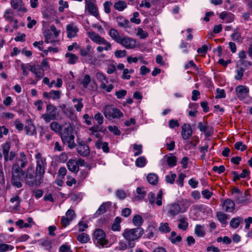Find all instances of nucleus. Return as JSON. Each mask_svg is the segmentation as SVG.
Instances as JSON below:
<instances>
[{
	"label": "nucleus",
	"mask_w": 252,
	"mask_h": 252,
	"mask_svg": "<svg viewBox=\"0 0 252 252\" xmlns=\"http://www.w3.org/2000/svg\"><path fill=\"white\" fill-rule=\"evenodd\" d=\"M35 159L36 173H34L32 167H29L23 176V180H24L25 184L30 187L39 186L41 183L45 173L46 166L45 158L42 157L40 153H37L35 155Z\"/></svg>",
	"instance_id": "f257e3e1"
},
{
	"label": "nucleus",
	"mask_w": 252,
	"mask_h": 252,
	"mask_svg": "<svg viewBox=\"0 0 252 252\" xmlns=\"http://www.w3.org/2000/svg\"><path fill=\"white\" fill-rule=\"evenodd\" d=\"M28 163L25 162H21L20 165L18 162L14 164L11 168L12 178L11 183L13 186L17 188H20L22 187L21 182L23 180V176L25 174L23 169L26 167Z\"/></svg>",
	"instance_id": "f03ea898"
},
{
	"label": "nucleus",
	"mask_w": 252,
	"mask_h": 252,
	"mask_svg": "<svg viewBox=\"0 0 252 252\" xmlns=\"http://www.w3.org/2000/svg\"><path fill=\"white\" fill-rule=\"evenodd\" d=\"M144 230L141 227L135 228L126 229L123 233V236L127 241L128 246L130 248H133L135 246V241L139 239L144 234Z\"/></svg>",
	"instance_id": "7ed1b4c3"
},
{
	"label": "nucleus",
	"mask_w": 252,
	"mask_h": 252,
	"mask_svg": "<svg viewBox=\"0 0 252 252\" xmlns=\"http://www.w3.org/2000/svg\"><path fill=\"white\" fill-rule=\"evenodd\" d=\"M58 116L57 109L52 104H47L46 106V113L41 116L46 123H49L52 120L56 119Z\"/></svg>",
	"instance_id": "20e7f679"
},
{
	"label": "nucleus",
	"mask_w": 252,
	"mask_h": 252,
	"mask_svg": "<svg viewBox=\"0 0 252 252\" xmlns=\"http://www.w3.org/2000/svg\"><path fill=\"white\" fill-rule=\"evenodd\" d=\"M103 114L107 119L120 118L123 116L122 112L118 108H113L110 106H106L103 108Z\"/></svg>",
	"instance_id": "39448f33"
},
{
	"label": "nucleus",
	"mask_w": 252,
	"mask_h": 252,
	"mask_svg": "<svg viewBox=\"0 0 252 252\" xmlns=\"http://www.w3.org/2000/svg\"><path fill=\"white\" fill-rule=\"evenodd\" d=\"M163 192L161 190H159L157 196L152 192H150L148 194L147 198L149 203L151 205L156 204L158 206H160L162 204V197Z\"/></svg>",
	"instance_id": "423d86ee"
},
{
	"label": "nucleus",
	"mask_w": 252,
	"mask_h": 252,
	"mask_svg": "<svg viewBox=\"0 0 252 252\" xmlns=\"http://www.w3.org/2000/svg\"><path fill=\"white\" fill-rule=\"evenodd\" d=\"M167 214L169 217H175L178 215L181 211L180 205L176 203L169 204L166 206Z\"/></svg>",
	"instance_id": "0eeeda50"
},
{
	"label": "nucleus",
	"mask_w": 252,
	"mask_h": 252,
	"mask_svg": "<svg viewBox=\"0 0 252 252\" xmlns=\"http://www.w3.org/2000/svg\"><path fill=\"white\" fill-rule=\"evenodd\" d=\"M3 17L5 21L10 24H13L12 27L14 29H17L18 27V21L14 17V13L10 9H6L3 14Z\"/></svg>",
	"instance_id": "6e6552de"
},
{
	"label": "nucleus",
	"mask_w": 252,
	"mask_h": 252,
	"mask_svg": "<svg viewBox=\"0 0 252 252\" xmlns=\"http://www.w3.org/2000/svg\"><path fill=\"white\" fill-rule=\"evenodd\" d=\"M118 43L126 49H133L136 46V41L128 36L122 37Z\"/></svg>",
	"instance_id": "1a4fd4ad"
},
{
	"label": "nucleus",
	"mask_w": 252,
	"mask_h": 252,
	"mask_svg": "<svg viewBox=\"0 0 252 252\" xmlns=\"http://www.w3.org/2000/svg\"><path fill=\"white\" fill-rule=\"evenodd\" d=\"M85 8L92 15L97 18L99 16L98 8L92 0H85Z\"/></svg>",
	"instance_id": "9d476101"
},
{
	"label": "nucleus",
	"mask_w": 252,
	"mask_h": 252,
	"mask_svg": "<svg viewBox=\"0 0 252 252\" xmlns=\"http://www.w3.org/2000/svg\"><path fill=\"white\" fill-rule=\"evenodd\" d=\"M94 237L97 243L102 246L107 243L105 239V233L102 229H96L94 233Z\"/></svg>",
	"instance_id": "9b49d317"
},
{
	"label": "nucleus",
	"mask_w": 252,
	"mask_h": 252,
	"mask_svg": "<svg viewBox=\"0 0 252 252\" xmlns=\"http://www.w3.org/2000/svg\"><path fill=\"white\" fill-rule=\"evenodd\" d=\"M28 69L35 74L37 81L41 79L44 75V72L45 69L41 68L39 65L33 64L29 65Z\"/></svg>",
	"instance_id": "f8f14e48"
},
{
	"label": "nucleus",
	"mask_w": 252,
	"mask_h": 252,
	"mask_svg": "<svg viewBox=\"0 0 252 252\" xmlns=\"http://www.w3.org/2000/svg\"><path fill=\"white\" fill-rule=\"evenodd\" d=\"M234 199L237 204L248 203L251 202V198L248 190L245 191L244 194L241 192L238 195H235Z\"/></svg>",
	"instance_id": "ddd939ff"
},
{
	"label": "nucleus",
	"mask_w": 252,
	"mask_h": 252,
	"mask_svg": "<svg viewBox=\"0 0 252 252\" xmlns=\"http://www.w3.org/2000/svg\"><path fill=\"white\" fill-rule=\"evenodd\" d=\"M192 130L190 125L189 124H184L182 126L181 135L184 140L189 139L192 135Z\"/></svg>",
	"instance_id": "4468645a"
},
{
	"label": "nucleus",
	"mask_w": 252,
	"mask_h": 252,
	"mask_svg": "<svg viewBox=\"0 0 252 252\" xmlns=\"http://www.w3.org/2000/svg\"><path fill=\"white\" fill-rule=\"evenodd\" d=\"M11 7L17 11L27 12V9L24 7V4L22 0H11Z\"/></svg>",
	"instance_id": "2eb2a0df"
},
{
	"label": "nucleus",
	"mask_w": 252,
	"mask_h": 252,
	"mask_svg": "<svg viewBox=\"0 0 252 252\" xmlns=\"http://www.w3.org/2000/svg\"><path fill=\"white\" fill-rule=\"evenodd\" d=\"M77 150L78 153L83 157H86L90 154L89 147L84 141L79 143Z\"/></svg>",
	"instance_id": "dca6fc26"
},
{
	"label": "nucleus",
	"mask_w": 252,
	"mask_h": 252,
	"mask_svg": "<svg viewBox=\"0 0 252 252\" xmlns=\"http://www.w3.org/2000/svg\"><path fill=\"white\" fill-rule=\"evenodd\" d=\"M236 92L238 98L242 100L248 95L249 90L243 86H239L236 88Z\"/></svg>",
	"instance_id": "f3484780"
},
{
	"label": "nucleus",
	"mask_w": 252,
	"mask_h": 252,
	"mask_svg": "<svg viewBox=\"0 0 252 252\" xmlns=\"http://www.w3.org/2000/svg\"><path fill=\"white\" fill-rule=\"evenodd\" d=\"M198 128L201 131L204 133L206 137L211 136L213 133V129L212 127L203 125L201 122L198 123Z\"/></svg>",
	"instance_id": "a211bd4d"
},
{
	"label": "nucleus",
	"mask_w": 252,
	"mask_h": 252,
	"mask_svg": "<svg viewBox=\"0 0 252 252\" xmlns=\"http://www.w3.org/2000/svg\"><path fill=\"white\" fill-rule=\"evenodd\" d=\"M67 36L68 38H72L76 36L78 32V28L73 23H70L66 26Z\"/></svg>",
	"instance_id": "6ab92c4d"
},
{
	"label": "nucleus",
	"mask_w": 252,
	"mask_h": 252,
	"mask_svg": "<svg viewBox=\"0 0 252 252\" xmlns=\"http://www.w3.org/2000/svg\"><path fill=\"white\" fill-rule=\"evenodd\" d=\"M111 206V203L110 202H106L103 203L98 208L97 210L94 214L95 217H98L100 215L104 214L109 209Z\"/></svg>",
	"instance_id": "aec40b11"
},
{
	"label": "nucleus",
	"mask_w": 252,
	"mask_h": 252,
	"mask_svg": "<svg viewBox=\"0 0 252 252\" xmlns=\"http://www.w3.org/2000/svg\"><path fill=\"white\" fill-rule=\"evenodd\" d=\"M89 38L94 43L100 44L105 43L106 40L104 38L101 37L99 34L94 32H90L89 33Z\"/></svg>",
	"instance_id": "412c9836"
},
{
	"label": "nucleus",
	"mask_w": 252,
	"mask_h": 252,
	"mask_svg": "<svg viewBox=\"0 0 252 252\" xmlns=\"http://www.w3.org/2000/svg\"><path fill=\"white\" fill-rule=\"evenodd\" d=\"M222 208L225 212H232L234 210L235 203L232 200L226 199L223 201Z\"/></svg>",
	"instance_id": "4be33fe9"
},
{
	"label": "nucleus",
	"mask_w": 252,
	"mask_h": 252,
	"mask_svg": "<svg viewBox=\"0 0 252 252\" xmlns=\"http://www.w3.org/2000/svg\"><path fill=\"white\" fill-rule=\"evenodd\" d=\"M25 129L27 135L32 136L36 134L35 127L30 120L27 121Z\"/></svg>",
	"instance_id": "5701e85b"
},
{
	"label": "nucleus",
	"mask_w": 252,
	"mask_h": 252,
	"mask_svg": "<svg viewBox=\"0 0 252 252\" xmlns=\"http://www.w3.org/2000/svg\"><path fill=\"white\" fill-rule=\"evenodd\" d=\"M117 22L119 27L125 29L130 28V25L129 21L123 16H118L116 18Z\"/></svg>",
	"instance_id": "b1692460"
},
{
	"label": "nucleus",
	"mask_w": 252,
	"mask_h": 252,
	"mask_svg": "<svg viewBox=\"0 0 252 252\" xmlns=\"http://www.w3.org/2000/svg\"><path fill=\"white\" fill-rule=\"evenodd\" d=\"M220 18L221 20H225L227 23H231L234 21L235 16L230 12L223 11L220 13Z\"/></svg>",
	"instance_id": "393cba45"
},
{
	"label": "nucleus",
	"mask_w": 252,
	"mask_h": 252,
	"mask_svg": "<svg viewBox=\"0 0 252 252\" xmlns=\"http://www.w3.org/2000/svg\"><path fill=\"white\" fill-rule=\"evenodd\" d=\"M72 128L69 126H68L66 127L63 126L61 131L59 133L61 139H62L65 138V137L70 136V135H72Z\"/></svg>",
	"instance_id": "a878e982"
},
{
	"label": "nucleus",
	"mask_w": 252,
	"mask_h": 252,
	"mask_svg": "<svg viewBox=\"0 0 252 252\" xmlns=\"http://www.w3.org/2000/svg\"><path fill=\"white\" fill-rule=\"evenodd\" d=\"M74 136L72 134L70 135V136H68L65 138L62 139V140L64 144L67 143V146L69 148L72 149L76 146L74 142Z\"/></svg>",
	"instance_id": "bb28decb"
},
{
	"label": "nucleus",
	"mask_w": 252,
	"mask_h": 252,
	"mask_svg": "<svg viewBox=\"0 0 252 252\" xmlns=\"http://www.w3.org/2000/svg\"><path fill=\"white\" fill-rule=\"evenodd\" d=\"M68 169L73 172H77L79 170V166L77 162L73 159H70L67 163Z\"/></svg>",
	"instance_id": "cd10ccee"
},
{
	"label": "nucleus",
	"mask_w": 252,
	"mask_h": 252,
	"mask_svg": "<svg viewBox=\"0 0 252 252\" xmlns=\"http://www.w3.org/2000/svg\"><path fill=\"white\" fill-rule=\"evenodd\" d=\"M194 233L199 237H203L205 234V231L204 230L203 226L200 224H197L194 229Z\"/></svg>",
	"instance_id": "c85d7f7f"
},
{
	"label": "nucleus",
	"mask_w": 252,
	"mask_h": 252,
	"mask_svg": "<svg viewBox=\"0 0 252 252\" xmlns=\"http://www.w3.org/2000/svg\"><path fill=\"white\" fill-rule=\"evenodd\" d=\"M216 217L222 225H226L227 224L228 217L226 214L221 212H219L217 213Z\"/></svg>",
	"instance_id": "c756f323"
},
{
	"label": "nucleus",
	"mask_w": 252,
	"mask_h": 252,
	"mask_svg": "<svg viewBox=\"0 0 252 252\" xmlns=\"http://www.w3.org/2000/svg\"><path fill=\"white\" fill-rule=\"evenodd\" d=\"M109 34L111 37L117 43L119 42L122 37L120 36L118 31L115 29H110Z\"/></svg>",
	"instance_id": "7c9ffc66"
},
{
	"label": "nucleus",
	"mask_w": 252,
	"mask_h": 252,
	"mask_svg": "<svg viewBox=\"0 0 252 252\" xmlns=\"http://www.w3.org/2000/svg\"><path fill=\"white\" fill-rule=\"evenodd\" d=\"M243 221V219L241 217H236L232 218L230 221V225L233 229H236L238 227L240 223Z\"/></svg>",
	"instance_id": "2f4dec72"
},
{
	"label": "nucleus",
	"mask_w": 252,
	"mask_h": 252,
	"mask_svg": "<svg viewBox=\"0 0 252 252\" xmlns=\"http://www.w3.org/2000/svg\"><path fill=\"white\" fill-rule=\"evenodd\" d=\"M166 161L169 167H174L176 165L177 158L175 156H172L171 154L169 156H165Z\"/></svg>",
	"instance_id": "473e14b6"
},
{
	"label": "nucleus",
	"mask_w": 252,
	"mask_h": 252,
	"mask_svg": "<svg viewBox=\"0 0 252 252\" xmlns=\"http://www.w3.org/2000/svg\"><path fill=\"white\" fill-rule=\"evenodd\" d=\"M147 180L150 184L155 185L158 183V176L155 173H149L147 176Z\"/></svg>",
	"instance_id": "72a5a7b5"
},
{
	"label": "nucleus",
	"mask_w": 252,
	"mask_h": 252,
	"mask_svg": "<svg viewBox=\"0 0 252 252\" xmlns=\"http://www.w3.org/2000/svg\"><path fill=\"white\" fill-rule=\"evenodd\" d=\"M121 219L117 217H116L112 225V229L114 231H119L121 230L120 223L121 222Z\"/></svg>",
	"instance_id": "f704fd0d"
},
{
	"label": "nucleus",
	"mask_w": 252,
	"mask_h": 252,
	"mask_svg": "<svg viewBox=\"0 0 252 252\" xmlns=\"http://www.w3.org/2000/svg\"><path fill=\"white\" fill-rule=\"evenodd\" d=\"M143 221L144 220L142 217L139 215H135L132 219V223L135 226H137V227H140Z\"/></svg>",
	"instance_id": "c9c22d12"
},
{
	"label": "nucleus",
	"mask_w": 252,
	"mask_h": 252,
	"mask_svg": "<svg viewBox=\"0 0 252 252\" xmlns=\"http://www.w3.org/2000/svg\"><path fill=\"white\" fill-rule=\"evenodd\" d=\"M186 220H187L186 218L184 217L181 218L179 220L180 223L178 225V227L180 229H182L183 230H186L187 229V228L188 227L189 223Z\"/></svg>",
	"instance_id": "e433bc0d"
},
{
	"label": "nucleus",
	"mask_w": 252,
	"mask_h": 252,
	"mask_svg": "<svg viewBox=\"0 0 252 252\" xmlns=\"http://www.w3.org/2000/svg\"><path fill=\"white\" fill-rule=\"evenodd\" d=\"M232 39L236 42L239 43H242L243 41V38L239 32H238L237 29H235L234 31V32L231 35Z\"/></svg>",
	"instance_id": "4c0bfd02"
},
{
	"label": "nucleus",
	"mask_w": 252,
	"mask_h": 252,
	"mask_svg": "<svg viewBox=\"0 0 252 252\" xmlns=\"http://www.w3.org/2000/svg\"><path fill=\"white\" fill-rule=\"evenodd\" d=\"M158 230L161 233H167L171 231V228L167 222H161L159 224Z\"/></svg>",
	"instance_id": "58836bf2"
},
{
	"label": "nucleus",
	"mask_w": 252,
	"mask_h": 252,
	"mask_svg": "<svg viewBox=\"0 0 252 252\" xmlns=\"http://www.w3.org/2000/svg\"><path fill=\"white\" fill-rule=\"evenodd\" d=\"M126 6V3L122 0L116 2L114 5L115 9L120 11L124 10Z\"/></svg>",
	"instance_id": "ea45409f"
},
{
	"label": "nucleus",
	"mask_w": 252,
	"mask_h": 252,
	"mask_svg": "<svg viewBox=\"0 0 252 252\" xmlns=\"http://www.w3.org/2000/svg\"><path fill=\"white\" fill-rule=\"evenodd\" d=\"M100 44L104 45V46H98L96 48V50L99 53H101L103 50H110L112 48L111 44L107 41H105V43H101Z\"/></svg>",
	"instance_id": "a19ab883"
},
{
	"label": "nucleus",
	"mask_w": 252,
	"mask_h": 252,
	"mask_svg": "<svg viewBox=\"0 0 252 252\" xmlns=\"http://www.w3.org/2000/svg\"><path fill=\"white\" fill-rule=\"evenodd\" d=\"M77 239L81 243H86L90 240V237L87 234L82 233L77 236Z\"/></svg>",
	"instance_id": "79ce46f5"
},
{
	"label": "nucleus",
	"mask_w": 252,
	"mask_h": 252,
	"mask_svg": "<svg viewBox=\"0 0 252 252\" xmlns=\"http://www.w3.org/2000/svg\"><path fill=\"white\" fill-rule=\"evenodd\" d=\"M50 127L52 130L59 133L63 126L56 122H53L50 124Z\"/></svg>",
	"instance_id": "37998d69"
},
{
	"label": "nucleus",
	"mask_w": 252,
	"mask_h": 252,
	"mask_svg": "<svg viewBox=\"0 0 252 252\" xmlns=\"http://www.w3.org/2000/svg\"><path fill=\"white\" fill-rule=\"evenodd\" d=\"M72 101L74 103H77L74 105V107L76 108V110L78 112H80L82 110V108L83 107V103H82V98H73Z\"/></svg>",
	"instance_id": "c03bdc74"
},
{
	"label": "nucleus",
	"mask_w": 252,
	"mask_h": 252,
	"mask_svg": "<svg viewBox=\"0 0 252 252\" xmlns=\"http://www.w3.org/2000/svg\"><path fill=\"white\" fill-rule=\"evenodd\" d=\"M146 163V159L144 157L138 158L135 161V165L139 167H144Z\"/></svg>",
	"instance_id": "a18cd8bd"
},
{
	"label": "nucleus",
	"mask_w": 252,
	"mask_h": 252,
	"mask_svg": "<svg viewBox=\"0 0 252 252\" xmlns=\"http://www.w3.org/2000/svg\"><path fill=\"white\" fill-rule=\"evenodd\" d=\"M65 57L68 58V63L69 64H74L78 60V57L74 54L70 53H67Z\"/></svg>",
	"instance_id": "49530a36"
},
{
	"label": "nucleus",
	"mask_w": 252,
	"mask_h": 252,
	"mask_svg": "<svg viewBox=\"0 0 252 252\" xmlns=\"http://www.w3.org/2000/svg\"><path fill=\"white\" fill-rule=\"evenodd\" d=\"M39 245L42 246L46 250H49L51 248V242L48 239L38 241Z\"/></svg>",
	"instance_id": "de8ad7c7"
},
{
	"label": "nucleus",
	"mask_w": 252,
	"mask_h": 252,
	"mask_svg": "<svg viewBox=\"0 0 252 252\" xmlns=\"http://www.w3.org/2000/svg\"><path fill=\"white\" fill-rule=\"evenodd\" d=\"M14 247L6 244H0V252H5L8 251L12 250Z\"/></svg>",
	"instance_id": "09e8293b"
},
{
	"label": "nucleus",
	"mask_w": 252,
	"mask_h": 252,
	"mask_svg": "<svg viewBox=\"0 0 252 252\" xmlns=\"http://www.w3.org/2000/svg\"><path fill=\"white\" fill-rule=\"evenodd\" d=\"M10 201L12 203H15V205L14 206V208L15 209H17L20 207V203L21 201V200L20 198V197L18 195H15L13 196V197L11 198L10 199Z\"/></svg>",
	"instance_id": "8fccbe9b"
},
{
	"label": "nucleus",
	"mask_w": 252,
	"mask_h": 252,
	"mask_svg": "<svg viewBox=\"0 0 252 252\" xmlns=\"http://www.w3.org/2000/svg\"><path fill=\"white\" fill-rule=\"evenodd\" d=\"M171 173L170 176L166 175L165 176V180L167 183L172 184L174 183L175 178H176V174L175 173Z\"/></svg>",
	"instance_id": "3c124183"
},
{
	"label": "nucleus",
	"mask_w": 252,
	"mask_h": 252,
	"mask_svg": "<svg viewBox=\"0 0 252 252\" xmlns=\"http://www.w3.org/2000/svg\"><path fill=\"white\" fill-rule=\"evenodd\" d=\"M134 150L136 152L134 154V156H137L142 153V146L141 145L134 144L133 146Z\"/></svg>",
	"instance_id": "603ef678"
},
{
	"label": "nucleus",
	"mask_w": 252,
	"mask_h": 252,
	"mask_svg": "<svg viewBox=\"0 0 252 252\" xmlns=\"http://www.w3.org/2000/svg\"><path fill=\"white\" fill-rule=\"evenodd\" d=\"M136 192L139 196H136V198H138L139 199L143 198L146 195V192L144 190V189L143 188H137L136 189Z\"/></svg>",
	"instance_id": "864d4df0"
},
{
	"label": "nucleus",
	"mask_w": 252,
	"mask_h": 252,
	"mask_svg": "<svg viewBox=\"0 0 252 252\" xmlns=\"http://www.w3.org/2000/svg\"><path fill=\"white\" fill-rule=\"evenodd\" d=\"M108 129L109 131L113 132L116 135H120L121 134V131L118 129V127L116 126H109L108 127Z\"/></svg>",
	"instance_id": "5fc2aeb1"
},
{
	"label": "nucleus",
	"mask_w": 252,
	"mask_h": 252,
	"mask_svg": "<svg viewBox=\"0 0 252 252\" xmlns=\"http://www.w3.org/2000/svg\"><path fill=\"white\" fill-rule=\"evenodd\" d=\"M17 161L18 163V162H20V163L23 162H25V163H28V160L24 153L20 152L19 153V156L17 158Z\"/></svg>",
	"instance_id": "6e6d98bb"
},
{
	"label": "nucleus",
	"mask_w": 252,
	"mask_h": 252,
	"mask_svg": "<svg viewBox=\"0 0 252 252\" xmlns=\"http://www.w3.org/2000/svg\"><path fill=\"white\" fill-rule=\"evenodd\" d=\"M234 147L237 150H240L241 151H244L247 148L246 145L243 144V143L240 141L235 143Z\"/></svg>",
	"instance_id": "4d7b16f0"
},
{
	"label": "nucleus",
	"mask_w": 252,
	"mask_h": 252,
	"mask_svg": "<svg viewBox=\"0 0 252 252\" xmlns=\"http://www.w3.org/2000/svg\"><path fill=\"white\" fill-rule=\"evenodd\" d=\"M1 147L2 149L3 154H9V151L10 148V144L9 142H6L3 143L2 144Z\"/></svg>",
	"instance_id": "13d9d810"
},
{
	"label": "nucleus",
	"mask_w": 252,
	"mask_h": 252,
	"mask_svg": "<svg viewBox=\"0 0 252 252\" xmlns=\"http://www.w3.org/2000/svg\"><path fill=\"white\" fill-rule=\"evenodd\" d=\"M46 43H54L56 41L54 35L51 33H47L45 35Z\"/></svg>",
	"instance_id": "bf43d9fd"
},
{
	"label": "nucleus",
	"mask_w": 252,
	"mask_h": 252,
	"mask_svg": "<svg viewBox=\"0 0 252 252\" xmlns=\"http://www.w3.org/2000/svg\"><path fill=\"white\" fill-rule=\"evenodd\" d=\"M126 51L125 50H117L115 53V56L117 58H123L126 56Z\"/></svg>",
	"instance_id": "052dcab7"
},
{
	"label": "nucleus",
	"mask_w": 252,
	"mask_h": 252,
	"mask_svg": "<svg viewBox=\"0 0 252 252\" xmlns=\"http://www.w3.org/2000/svg\"><path fill=\"white\" fill-rule=\"evenodd\" d=\"M94 118L95 121H97V124L99 125H101L103 123V116L100 113H97L94 115Z\"/></svg>",
	"instance_id": "680f3d73"
},
{
	"label": "nucleus",
	"mask_w": 252,
	"mask_h": 252,
	"mask_svg": "<svg viewBox=\"0 0 252 252\" xmlns=\"http://www.w3.org/2000/svg\"><path fill=\"white\" fill-rule=\"evenodd\" d=\"M90 82L91 78L90 76L88 74H86L82 82L83 87L87 88Z\"/></svg>",
	"instance_id": "e2e57ef3"
},
{
	"label": "nucleus",
	"mask_w": 252,
	"mask_h": 252,
	"mask_svg": "<svg viewBox=\"0 0 252 252\" xmlns=\"http://www.w3.org/2000/svg\"><path fill=\"white\" fill-rule=\"evenodd\" d=\"M71 219H69L64 216H63L61 219V223L63 227H66L71 221Z\"/></svg>",
	"instance_id": "0e129e2a"
},
{
	"label": "nucleus",
	"mask_w": 252,
	"mask_h": 252,
	"mask_svg": "<svg viewBox=\"0 0 252 252\" xmlns=\"http://www.w3.org/2000/svg\"><path fill=\"white\" fill-rule=\"evenodd\" d=\"M126 91L125 90H121L115 92V95L118 99H122L125 97L126 94Z\"/></svg>",
	"instance_id": "69168bd1"
},
{
	"label": "nucleus",
	"mask_w": 252,
	"mask_h": 252,
	"mask_svg": "<svg viewBox=\"0 0 252 252\" xmlns=\"http://www.w3.org/2000/svg\"><path fill=\"white\" fill-rule=\"evenodd\" d=\"M137 34L140 35V38L142 39L147 37L148 35V33L145 32L141 28H138L137 29Z\"/></svg>",
	"instance_id": "338daca9"
},
{
	"label": "nucleus",
	"mask_w": 252,
	"mask_h": 252,
	"mask_svg": "<svg viewBox=\"0 0 252 252\" xmlns=\"http://www.w3.org/2000/svg\"><path fill=\"white\" fill-rule=\"evenodd\" d=\"M61 252H72L70 247L66 244L62 245L60 248Z\"/></svg>",
	"instance_id": "774afa93"
}]
</instances>
